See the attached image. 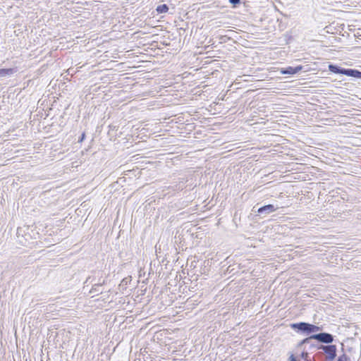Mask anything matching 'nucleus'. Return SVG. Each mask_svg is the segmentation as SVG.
I'll return each instance as SVG.
<instances>
[{
  "label": "nucleus",
  "instance_id": "nucleus-4",
  "mask_svg": "<svg viewBox=\"0 0 361 361\" xmlns=\"http://www.w3.org/2000/svg\"><path fill=\"white\" fill-rule=\"evenodd\" d=\"M318 350H321L322 353L326 357L327 361H334L337 355V348L336 345H318L316 346Z\"/></svg>",
  "mask_w": 361,
  "mask_h": 361
},
{
  "label": "nucleus",
  "instance_id": "nucleus-5",
  "mask_svg": "<svg viewBox=\"0 0 361 361\" xmlns=\"http://www.w3.org/2000/svg\"><path fill=\"white\" fill-rule=\"evenodd\" d=\"M311 338L321 343H324L326 345H331V343H333L334 339V337L332 334L326 332L312 334Z\"/></svg>",
  "mask_w": 361,
  "mask_h": 361
},
{
  "label": "nucleus",
  "instance_id": "nucleus-2",
  "mask_svg": "<svg viewBox=\"0 0 361 361\" xmlns=\"http://www.w3.org/2000/svg\"><path fill=\"white\" fill-rule=\"evenodd\" d=\"M290 326L291 329L296 330L298 332L306 334L307 335L322 331V326L304 322L293 323Z\"/></svg>",
  "mask_w": 361,
  "mask_h": 361
},
{
  "label": "nucleus",
  "instance_id": "nucleus-20",
  "mask_svg": "<svg viewBox=\"0 0 361 361\" xmlns=\"http://www.w3.org/2000/svg\"><path fill=\"white\" fill-rule=\"evenodd\" d=\"M126 279H123L122 282H124V283H126Z\"/></svg>",
  "mask_w": 361,
  "mask_h": 361
},
{
  "label": "nucleus",
  "instance_id": "nucleus-10",
  "mask_svg": "<svg viewBox=\"0 0 361 361\" xmlns=\"http://www.w3.org/2000/svg\"><path fill=\"white\" fill-rule=\"evenodd\" d=\"M325 360L326 357L324 355V354L322 353L321 350H318L313 356L314 361H327Z\"/></svg>",
  "mask_w": 361,
  "mask_h": 361
},
{
  "label": "nucleus",
  "instance_id": "nucleus-9",
  "mask_svg": "<svg viewBox=\"0 0 361 361\" xmlns=\"http://www.w3.org/2000/svg\"><path fill=\"white\" fill-rule=\"evenodd\" d=\"M15 71L13 68H1L0 69V77H5L14 73Z\"/></svg>",
  "mask_w": 361,
  "mask_h": 361
},
{
  "label": "nucleus",
  "instance_id": "nucleus-3",
  "mask_svg": "<svg viewBox=\"0 0 361 361\" xmlns=\"http://www.w3.org/2000/svg\"><path fill=\"white\" fill-rule=\"evenodd\" d=\"M329 71L336 74H342L349 77L361 79V71L357 69L344 68L334 64H329Z\"/></svg>",
  "mask_w": 361,
  "mask_h": 361
},
{
  "label": "nucleus",
  "instance_id": "nucleus-7",
  "mask_svg": "<svg viewBox=\"0 0 361 361\" xmlns=\"http://www.w3.org/2000/svg\"><path fill=\"white\" fill-rule=\"evenodd\" d=\"M302 70L301 66H298L296 67L288 66L286 68H283L281 69V73L283 75H294L298 73L300 71Z\"/></svg>",
  "mask_w": 361,
  "mask_h": 361
},
{
  "label": "nucleus",
  "instance_id": "nucleus-16",
  "mask_svg": "<svg viewBox=\"0 0 361 361\" xmlns=\"http://www.w3.org/2000/svg\"><path fill=\"white\" fill-rule=\"evenodd\" d=\"M288 361H298L293 354H291L288 358Z\"/></svg>",
  "mask_w": 361,
  "mask_h": 361
},
{
  "label": "nucleus",
  "instance_id": "nucleus-17",
  "mask_svg": "<svg viewBox=\"0 0 361 361\" xmlns=\"http://www.w3.org/2000/svg\"><path fill=\"white\" fill-rule=\"evenodd\" d=\"M312 339H313V338H311V336H310L308 338H304L302 341H303V343L305 344V343H308L310 342V341Z\"/></svg>",
  "mask_w": 361,
  "mask_h": 361
},
{
  "label": "nucleus",
  "instance_id": "nucleus-15",
  "mask_svg": "<svg viewBox=\"0 0 361 361\" xmlns=\"http://www.w3.org/2000/svg\"><path fill=\"white\" fill-rule=\"evenodd\" d=\"M229 2L233 6H236L240 3V0H229Z\"/></svg>",
  "mask_w": 361,
  "mask_h": 361
},
{
  "label": "nucleus",
  "instance_id": "nucleus-8",
  "mask_svg": "<svg viewBox=\"0 0 361 361\" xmlns=\"http://www.w3.org/2000/svg\"><path fill=\"white\" fill-rule=\"evenodd\" d=\"M104 284H92V288L89 291L90 294H93L92 297L95 295H98L103 293V290H101V287Z\"/></svg>",
  "mask_w": 361,
  "mask_h": 361
},
{
  "label": "nucleus",
  "instance_id": "nucleus-18",
  "mask_svg": "<svg viewBox=\"0 0 361 361\" xmlns=\"http://www.w3.org/2000/svg\"><path fill=\"white\" fill-rule=\"evenodd\" d=\"M85 133H83L81 135L80 137L79 138L78 142H82L83 140L85 139Z\"/></svg>",
  "mask_w": 361,
  "mask_h": 361
},
{
  "label": "nucleus",
  "instance_id": "nucleus-1",
  "mask_svg": "<svg viewBox=\"0 0 361 361\" xmlns=\"http://www.w3.org/2000/svg\"><path fill=\"white\" fill-rule=\"evenodd\" d=\"M108 275L99 269L92 270L85 281V284H106L107 282Z\"/></svg>",
  "mask_w": 361,
  "mask_h": 361
},
{
  "label": "nucleus",
  "instance_id": "nucleus-13",
  "mask_svg": "<svg viewBox=\"0 0 361 361\" xmlns=\"http://www.w3.org/2000/svg\"><path fill=\"white\" fill-rule=\"evenodd\" d=\"M300 357L303 359L305 361H307V360L309 359V353L306 351H303L300 354Z\"/></svg>",
  "mask_w": 361,
  "mask_h": 361
},
{
  "label": "nucleus",
  "instance_id": "nucleus-19",
  "mask_svg": "<svg viewBox=\"0 0 361 361\" xmlns=\"http://www.w3.org/2000/svg\"><path fill=\"white\" fill-rule=\"evenodd\" d=\"M305 343H303V341L302 340L299 343H298V346H301L302 345H304Z\"/></svg>",
  "mask_w": 361,
  "mask_h": 361
},
{
  "label": "nucleus",
  "instance_id": "nucleus-21",
  "mask_svg": "<svg viewBox=\"0 0 361 361\" xmlns=\"http://www.w3.org/2000/svg\"><path fill=\"white\" fill-rule=\"evenodd\" d=\"M126 279H123L122 282H124V283H126Z\"/></svg>",
  "mask_w": 361,
  "mask_h": 361
},
{
  "label": "nucleus",
  "instance_id": "nucleus-12",
  "mask_svg": "<svg viewBox=\"0 0 361 361\" xmlns=\"http://www.w3.org/2000/svg\"><path fill=\"white\" fill-rule=\"evenodd\" d=\"M337 361H350V358L344 353L338 357Z\"/></svg>",
  "mask_w": 361,
  "mask_h": 361
},
{
  "label": "nucleus",
  "instance_id": "nucleus-11",
  "mask_svg": "<svg viewBox=\"0 0 361 361\" xmlns=\"http://www.w3.org/2000/svg\"><path fill=\"white\" fill-rule=\"evenodd\" d=\"M158 13H164L169 11V6L166 4H161L156 8Z\"/></svg>",
  "mask_w": 361,
  "mask_h": 361
},
{
  "label": "nucleus",
  "instance_id": "nucleus-14",
  "mask_svg": "<svg viewBox=\"0 0 361 361\" xmlns=\"http://www.w3.org/2000/svg\"><path fill=\"white\" fill-rule=\"evenodd\" d=\"M185 180L183 178L181 181L179 182V185H178V190H183V188H184V184H185Z\"/></svg>",
  "mask_w": 361,
  "mask_h": 361
},
{
  "label": "nucleus",
  "instance_id": "nucleus-6",
  "mask_svg": "<svg viewBox=\"0 0 361 361\" xmlns=\"http://www.w3.org/2000/svg\"><path fill=\"white\" fill-rule=\"evenodd\" d=\"M277 207H274V204H267V205H264V206H262L261 207H259L258 209H257V213L259 214H264V215H267V214H269L274 212H275L276 209H277Z\"/></svg>",
  "mask_w": 361,
  "mask_h": 361
}]
</instances>
